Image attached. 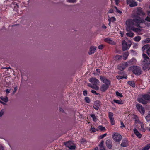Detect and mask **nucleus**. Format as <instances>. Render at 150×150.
<instances>
[{"label": "nucleus", "mask_w": 150, "mask_h": 150, "mask_svg": "<svg viewBox=\"0 0 150 150\" xmlns=\"http://www.w3.org/2000/svg\"><path fill=\"white\" fill-rule=\"evenodd\" d=\"M115 1L116 5H118L119 2V0H115Z\"/></svg>", "instance_id": "nucleus-59"}, {"label": "nucleus", "mask_w": 150, "mask_h": 150, "mask_svg": "<svg viewBox=\"0 0 150 150\" xmlns=\"http://www.w3.org/2000/svg\"><path fill=\"white\" fill-rule=\"evenodd\" d=\"M87 90H85L83 91V95L84 96L87 95Z\"/></svg>", "instance_id": "nucleus-51"}, {"label": "nucleus", "mask_w": 150, "mask_h": 150, "mask_svg": "<svg viewBox=\"0 0 150 150\" xmlns=\"http://www.w3.org/2000/svg\"><path fill=\"white\" fill-rule=\"evenodd\" d=\"M132 30L134 32H139L141 30L140 29L137 28H133V27H132Z\"/></svg>", "instance_id": "nucleus-34"}, {"label": "nucleus", "mask_w": 150, "mask_h": 150, "mask_svg": "<svg viewBox=\"0 0 150 150\" xmlns=\"http://www.w3.org/2000/svg\"><path fill=\"white\" fill-rule=\"evenodd\" d=\"M132 44L130 41H129L127 43L125 40L122 41V49L123 51H125L129 49Z\"/></svg>", "instance_id": "nucleus-5"}, {"label": "nucleus", "mask_w": 150, "mask_h": 150, "mask_svg": "<svg viewBox=\"0 0 150 150\" xmlns=\"http://www.w3.org/2000/svg\"><path fill=\"white\" fill-rule=\"evenodd\" d=\"M106 146L109 149H111L112 148V142L111 140L110 139H108L106 141Z\"/></svg>", "instance_id": "nucleus-13"}, {"label": "nucleus", "mask_w": 150, "mask_h": 150, "mask_svg": "<svg viewBox=\"0 0 150 150\" xmlns=\"http://www.w3.org/2000/svg\"><path fill=\"white\" fill-rule=\"evenodd\" d=\"M80 142L82 144H83L86 142V140L84 139H82L81 140Z\"/></svg>", "instance_id": "nucleus-45"}, {"label": "nucleus", "mask_w": 150, "mask_h": 150, "mask_svg": "<svg viewBox=\"0 0 150 150\" xmlns=\"http://www.w3.org/2000/svg\"><path fill=\"white\" fill-rule=\"evenodd\" d=\"M114 8H115L116 10V12L117 13H119L120 14H121L122 13V11H121L117 9V8L116 6H115Z\"/></svg>", "instance_id": "nucleus-46"}, {"label": "nucleus", "mask_w": 150, "mask_h": 150, "mask_svg": "<svg viewBox=\"0 0 150 150\" xmlns=\"http://www.w3.org/2000/svg\"><path fill=\"white\" fill-rule=\"evenodd\" d=\"M17 89V87H15L14 88V90L13 91V93H14L16 91Z\"/></svg>", "instance_id": "nucleus-58"}, {"label": "nucleus", "mask_w": 150, "mask_h": 150, "mask_svg": "<svg viewBox=\"0 0 150 150\" xmlns=\"http://www.w3.org/2000/svg\"><path fill=\"white\" fill-rule=\"evenodd\" d=\"M113 101L115 103L119 104H122L123 103L122 102V101L121 100H117L114 99L113 100Z\"/></svg>", "instance_id": "nucleus-26"}, {"label": "nucleus", "mask_w": 150, "mask_h": 150, "mask_svg": "<svg viewBox=\"0 0 150 150\" xmlns=\"http://www.w3.org/2000/svg\"><path fill=\"white\" fill-rule=\"evenodd\" d=\"M100 80L103 82L105 83V85L108 84V85H110V81L107 79L106 78L103 77L102 76H100Z\"/></svg>", "instance_id": "nucleus-10"}, {"label": "nucleus", "mask_w": 150, "mask_h": 150, "mask_svg": "<svg viewBox=\"0 0 150 150\" xmlns=\"http://www.w3.org/2000/svg\"><path fill=\"white\" fill-rule=\"evenodd\" d=\"M146 53L149 56H150V49L147 50Z\"/></svg>", "instance_id": "nucleus-56"}, {"label": "nucleus", "mask_w": 150, "mask_h": 150, "mask_svg": "<svg viewBox=\"0 0 150 150\" xmlns=\"http://www.w3.org/2000/svg\"><path fill=\"white\" fill-rule=\"evenodd\" d=\"M5 91L7 93H9L10 92V90L7 89Z\"/></svg>", "instance_id": "nucleus-63"}, {"label": "nucleus", "mask_w": 150, "mask_h": 150, "mask_svg": "<svg viewBox=\"0 0 150 150\" xmlns=\"http://www.w3.org/2000/svg\"><path fill=\"white\" fill-rule=\"evenodd\" d=\"M107 135V134L105 133L102 135H100V139H103Z\"/></svg>", "instance_id": "nucleus-50"}, {"label": "nucleus", "mask_w": 150, "mask_h": 150, "mask_svg": "<svg viewBox=\"0 0 150 150\" xmlns=\"http://www.w3.org/2000/svg\"><path fill=\"white\" fill-rule=\"evenodd\" d=\"M134 132L135 134L139 138L142 137L141 134L138 132V131L136 128L134 129Z\"/></svg>", "instance_id": "nucleus-16"}, {"label": "nucleus", "mask_w": 150, "mask_h": 150, "mask_svg": "<svg viewBox=\"0 0 150 150\" xmlns=\"http://www.w3.org/2000/svg\"><path fill=\"white\" fill-rule=\"evenodd\" d=\"M4 109H2L1 111H0V117L2 116V115H3L4 113Z\"/></svg>", "instance_id": "nucleus-48"}, {"label": "nucleus", "mask_w": 150, "mask_h": 150, "mask_svg": "<svg viewBox=\"0 0 150 150\" xmlns=\"http://www.w3.org/2000/svg\"><path fill=\"white\" fill-rule=\"evenodd\" d=\"M142 97L143 99L146 100H150V96L148 94H146L142 96Z\"/></svg>", "instance_id": "nucleus-20"}, {"label": "nucleus", "mask_w": 150, "mask_h": 150, "mask_svg": "<svg viewBox=\"0 0 150 150\" xmlns=\"http://www.w3.org/2000/svg\"><path fill=\"white\" fill-rule=\"evenodd\" d=\"M126 35L127 36L132 37L134 36V34L132 32H129L127 33Z\"/></svg>", "instance_id": "nucleus-29"}, {"label": "nucleus", "mask_w": 150, "mask_h": 150, "mask_svg": "<svg viewBox=\"0 0 150 150\" xmlns=\"http://www.w3.org/2000/svg\"><path fill=\"white\" fill-rule=\"evenodd\" d=\"M142 56L143 58L144 59H150V58L149 57L147 56L145 54L143 53L142 54Z\"/></svg>", "instance_id": "nucleus-35"}, {"label": "nucleus", "mask_w": 150, "mask_h": 150, "mask_svg": "<svg viewBox=\"0 0 150 150\" xmlns=\"http://www.w3.org/2000/svg\"><path fill=\"white\" fill-rule=\"evenodd\" d=\"M104 40L105 42L111 44L115 45L116 44L115 42L112 40L110 38H106L104 39Z\"/></svg>", "instance_id": "nucleus-12"}, {"label": "nucleus", "mask_w": 150, "mask_h": 150, "mask_svg": "<svg viewBox=\"0 0 150 150\" xmlns=\"http://www.w3.org/2000/svg\"><path fill=\"white\" fill-rule=\"evenodd\" d=\"M120 146L122 147H126L128 146V142L127 140L126 139H123L120 144Z\"/></svg>", "instance_id": "nucleus-15"}, {"label": "nucleus", "mask_w": 150, "mask_h": 150, "mask_svg": "<svg viewBox=\"0 0 150 150\" xmlns=\"http://www.w3.org/2000/svg\"><path fill=\"white\" fill-rule=\"evenodd\" d=\"M96 47L94 46L91 47L90 48V51L88 53L89 55H91L93 54L96 50Z\"/></svg>", "instance_id": "nucleus-14"}, {"label": "nucleus", "mask_w": 150, "mask_h": 150, "mask_svg": "<svg viewBox=\"0 0 150 150\" xmlns=\"http://www.w3.org/2000/svg\"><path fill=\"white\" fill-rule=\"evenodd\" d=\"M138 101L140 103H141L144 104H146L147 103V101L144 100L143 99V98L142 97L139 98L138 100Z\"/></svg>", "instance_id": "nucleus-18"}, {"label": "nucleus", "mask_w": 150, "mask_h": 150, "mask_svg": "<svg viewBox=\"0 0 150 150\" xmlns=\"http://www.w3.org/2000/svg\"><path fill=\"white\" fill-rule=\"evenodd\" d=\"M133 0H127V4L131 3V1Z\"/></svg>", "instance_id": "nucleus-61"}, {"label": "nucleus", "mask_w": 150, "mask_h": 150, "mask_svg": "<svg viewBox=\"0 0 150 150\" xmlns=\"http://www.w3.org/2000/svg\"><path fill=\"white\" fill-rule=\"evenodd\" d=\"M129 69L132 71L133 73L136 75H140L142 74L141 68L138 66H133L130 67Z\"/></svg>", "instance_id": "nucleus-3"}, {"label": "nucleus", "mask_w": 150, "mask_h": 150, "mask_svg": "<svg viewBox=\"0 0 150 150\" xmlns=\"http://www.w3.org/2000/svg\"><path fill=\"white\" fill-rule=\"evenodd\" d=\"M128 83L133 87H135V84L133 81H128Z\"/></svg>", "instance_id": "nucleus-25"}, {"label": "nucleus", "mask_w": 150, "mask_h": 150, "mask_svg": "<svg viewBox=\"0 0 150 150\" xmlns=\"http://www.w3.org/2000/svg\"><path fill=\"white\" fill-rule=\"evenodd\" d=\"M95 106L100 107L101 105V103L99 100L95 101L94 104Z\"/></svg>", "instance_id": "nucleus-28"}, {"label": "nucleus", "mask_w": 150, "mask_h": 150, "mask_svg": "<svg viewBox=\"0 0 150 150\" xmlns=\"http://www.w3.org/2000/svg\"><path fill=\"white\" fill-rule=\"evenodd\" d=\"M118 69L122 71L125 69V67H124L122 64H121L118 65Z\"/></svg>", "instance_id": "nucleus-22"}, {"label": "nucleus", "mask_w": 150, "mask_h": 150, "mask_svg": "<svg viewBox=\"0 0 150 150\" xmlns=\"http://www.w3.org/2000/svg\"><path fill=\"white\" fill-rule=\"evenodd\" d=\"M150 49V45L149 44L143 46L142 48V51H144L146 50H147Z\"/></svg>", "instance_id": "nucleus-21"}, {"label": "nucleus", "mask_w": 150, "mask_h": 150, "mask_svg": "<svg viewBox=\"0 0 150 150\" xmlns=\"http://www.w3.org/2000/svg\"><path fill=\"white\" fill-rule=\"evenodd\" d=\"M0 98L2 100L6 103L8 101V99L7 96H5V97H1Z\"/></svg>", "instance_id": "nucleus-24"}, {"label": "nucleus", "mask_w": 150, "mask_h": 150, "mask_svg": "<svg viewBox=\"0 0 150 150\" xmlns=\"http://www.w3.org/2000/svg\"><path fill=\"white\" fill-rule=\"evenodd\" d=\"M67 2L69 3H75L76 1V0H67Z\"/></svg>", "instance_id": "nucleus-47"}, {"label": "nucleus", "mask_w": 150, "mask_h": 150, "mask_svg": "<svg viewBox=\"0 0 150 150\" xmlns=\"http://www.w3.org/2000/svg\"><path fill=\"white\" fill-rule=\"evenodd\" d=\"M73 143L72 142L69 141L66 142H65L64 144L67 147L69 148L70 146L72 145H73Z\"/></svg>", "instance_id": "nucleus-19"}, {"label": "nucleus", "mask_w": 150, "mask_h": 150, "mask_svg": "<svg viewBox=\"0 0 150 150\" xmlns=\"http://www.w3.org/2000/svg\"><path fill=\"white\" fill-rule=\"evenodd\" d=\"M116 20L115 18L114 17H112L111 18H110L108 19V21L109 22H113Z\"/></svg>", "instance_id": "nucleus-36"}, {"label": "nucleus", "mask_w": 150, "mask_h": 150, "mask_svg": "<svg viewBox=\"0 0 150 150\" xmlns=\"http://www.w3.org/2000/svg\"><path fill=\"white\" fill-rule=\"evenodd\" d=\"M150 148V144H147L144 147H143L142 150H148Z\"/></svg>", "instance_id": "nucleus-27"}, {"label": "nucleus", "mask_w": 150, "mask_h": 150, "mask_svg": "<svg viewBox=\"0 0 150 150\" xmlns=\"http://www.w3.org/2000/svg\"><path fill=\"white\" fill-rule=\"evenodd\" d=\"M69 148L71 150L75 149L76 148V146L73 143V145L70 146Z\"/></svg>", "instance_id": "nucleus-41"}, {"label": "nucleus", "mask_w": 150, "mask_h": 150, "mask_svg": "<svg viewBox=\"0 0 150 150\" xmlns=\"http://www.w3.org/2000/svg\"><path fill=\"white\" fill-rule=\"evenodd\" d=\"M84 100L85 102L87 103H89L91 100L88 97H85Z\"/></svg>", "instance_id": "nucleus-32"}, {"label": "nucleus", "mask_w": 150, "mask_h": 150, "mask_svg": "<svg viewBox=\"0 0 150 150\" xmlns=\"http://www.w3.org/2000/svg\"><path fill=\"white\" fill-rule=\"evenodd\" d=\"M137 5V3L136 2L133 1L131 3L129 4V6L131 7H132L136 6Z\"/></svg>", "instance_id": "nucleus-23"}, {"label": "nucleus", "mask_w": 150, "mask_h": 150, "mask_svg": "<svg viewBox=\"0 0 150 150\" xmlns=\"http://www.w3.org/2000/svg\"><path fill=\"white\" fill-rule=\"evenodd\" d=\"M116 94L117 96H119L121 97H122L123 96L122 93H120L118 91H116Z\"/></svg>", "instance_id": "nucleus-42"}, {"label": "nucleus", "mask_w": 150, "mask_h": 150, "mask_svg": "<svg viewBox=\"0 0 150 150\" xmlns=\"http://www.w3.org/2000/svg\"><path fill=\"white\" fill-rule=\"evenodd\" d=\"M98 128L101 131H105L106 130V129L105 127L102 125H99L98 126Z\"/></svg>", "instance_id": "nucleus-33"}, {"label": "nucleus", "mask_w": 150, "mask_h": 150, "mask_svg": "<svg viewBox=\"0 0 150 150\" xmlns=\"http://www.w3.org/2000/svg\"><path fill=\"white\" fill-rule=\"evenodd\" d=\"M145 42L147 43H148L150 42V38H146Z\"/></svg>", "instance_id": "nucleus-52"}, {"label": "nucleus", "mask_w": 150, "mask_h": 150, "mask_svg": "<svg viewBox=\"0 0 150 150\" xmlns=\"http://www.w3.org/2000/svg\"><path fill=\"white\" fill-rule=\"evenodd\" d=\"M94 86H93L91 87V88L93 89H95L96 90H98L99 89V87L97 85H94Z\"/></svg>", "instance_id": "nucleus-38"}, {"label": "nucleus", "mask_w": 150, "mask_h": 150, "mask_svg": "<svg viewBox=\"0 0 150 150\" xmlns=\"http://www.w3.org/2000/svg\"><path fill=\"white\" fill-rule=\"evenodd\" d=\"M103 45L102 44H101L99 46L98 48L99 49L101 50L103 49Z\"/></svg>", "instance_id": "nucleus-53"}, {"label": "nucleus", "mask_w": 150, "mask_h": 150, "mask_svg": "<svg viewBox=\"0 0 150 150\" xmlns=\"http://www.w3.org/2000/svg\"><path fill=\"white\" fill-rule=\"evenodd\" d=\"M89 81L92 83L93 85H97L99 83V80L96 78L93 77L89 79Z\"/></svg>", "instance_id": "nucleus-8"}, {"label": "nucleus", "mask_w": 150, "mask_h": 150, "mask_svg": "<svg viewBox=\"0 0 150 150\" xmlns=\"http://www.w3.org/2000/svg\"><path fill=\"white\" fill-rule=\"evenodd\" d=\"M142 69L144 70L147 69L149 70L150 69V59H144L142 62Z\"/></svg>", "instance_id": "nucleus-4"}, {"label": "nucleus", "mask_w": 150, "mask_h": 150, "mask_svg": "<svg viewBox=\"0 0 150 150\" xmlns=\"http://www.w3.org/2000/svg\"><path fill=\"white\" fill-rule=\"evenodd\" d=\"M91 92L93 93H94L95 95H98L99 94V93H96V91L93 90H91Z\"/></svg>", "instance_id": "nucleus-49"}, {"label": "nucleus", "mask_w": 150, "mask_h": 150, "mask_svg": "<svg viewBox=\"0 0 150 150\" xmlns=\"http://www.w3.org/2000/svg\"><path fill=\"white\" fill-rule=\"evenodd\" d=\"M129 55V53L128 52H125L123 55V57H124L126 56L127 57Z\"/></svg>", "instance_id": "nucleus-44"}, {"label": "nucleus", "mask_w": 150, "mask_h": 150, "mask_svg": "<svg viewBox=\"0 0 150 150\" xmlns=\"http://www.w3.org/2000/svg\"><path fill=\"white\" fill-rule=\"evenodd\" d=\"M113 114L112 113L109 112L108 113V116L109 119L110 120V122L112 125L115 124V121L114 120V118L113 117Z\"/></svg>", "instance_id": "nucleus-9"}, {"label": "nucleus", "mask_w": 150, "mask_h": 150, "mask_svg": "<svg viewBox=\"0 0 150 150\" xmlns=\"http://www.w3.org/2000/svg\"><path fill=\"white\" fill-rule=\"evenodd\" d=\"M99 107L98 106H93V108L96 110H98L99 109Z\"/></svg>", "instance_id": "nucleus-57"}, {"label": "nucleus", "mask_w": 150, "mask_h": 150, "mask_svg": "<svg viewBox=\"0 0 150 150\" xmlns=\"http://www.w3.org/2000/svg\"><path fill=\"white\" fill-rule=\"evenodd\" d=\"M113 9H111L109 10L108 13H113Z\"/></svg>", "instance_id": "nucleus-64"}, {"label": "nucleus", "mask_w": 150, "mask_h": 150, "mask_svg": "<svg viewBox=\"0 0 150 150\" xmlns=\"http://www.w3.org/2000/svg\"><path fill=\"white\" fill-rule=\"evenodd\" d=\"M141 127L142 129V130L143 132H145V129L144 128V125L143 124H142L141 125Z\"/></svg>", "instance_id": "nucleus-43"}, {"label": "nucleus", "mask_w": 150, "mask_h": 150, "mask_svg": "<svg viewBox=\"0 0 150 150\" xmlns=\"http://www.w3.org/2000/svg\"><path fill=\"white\" fill-rule=\"evenodd\" d=\"M0 150H4V147L1 144H0Z\"/></svg>", "instance_id": "nucleus-62"}, {"label": "nucleus", "mask_w": 150, "mask_h": 150, "mask_svg": "<svg viewBox=\"0 0 150 150\" xmlns=\"http://www.w3.org/2000/svg\"><path fill=\"white\" fill-rule=\"evenodd\" d=\"M104 141L102 140L99 145V150H105V148L103 146Z\"/></svg>", "instance_id": "nucleus-17"}, {"label": "nucleus", "mask_w": 150, "mask_h": 150, "mask_svg": "<svg viewBox=\"0 0 150 150\" xmlns=\"http://www.w3.org/2000/svg\"><path fill=\"white\" fill-rule=\"evenodd\" d=\"M145 118L147 121H150V115H149V112L148 114L146 116Z\"/></svg>", "instance_id": "nucleus-40"}, {"label": "nucleus", "mask_w": 150, "mask_h": 150, "mask_svg": "<svg viewBox=\"0 0 150 150\" xmlns=\"http://www.w3.org/2000/svg\"><path fill=\"white\" fill-rule=\"evenodd\" d=\"M109 86V85L108 84L107 85L103 84L100 87V90L104 92L108 89Z\"/></svg>", "instance_id": "nucleus-11"}, {"label": "nucleus", "mask_w": 150, "mask_h": 150, "mask_svg": "<svg viewBox=\"0 0 150 150\" xmlns=\"http://www.w3.org/2000/svg\"><path fill=\"white\" fill-rule=\"evenodd\" d=\"M112 137L115 141L118 142L121 141L122 138V136L117 133H115L114 134L112 135Z\"/></svg>", "instance_id": "nucleus-6"}, {"label": "nucleus", "mask_w": 150, "mask_h": 150, "mask_svg": "<svg viewBox=\"0 0 150 150\" xmlns=\"http://www.w3.org/2000/svg\"><path fill=\"white\" fill-rule=\"evenodd\" d=\"M136 107L137 110L141 114L144 115V114L145 112L144 108L141 104H137L136 105Z\"/></svg>", "instance_id": "nucleus-7"}, {"label": "nucleus", "mask_w": 150, "mask_h": 150, "mask_svg": "<svg viewBox=\"0 0 150 150\" xmlns=\"http://www.w3.org/2000/svg\"><path fill=\"white\" fill-rule=\"evenodd\" d=\"M132 62L130 61L124 63H122V64L123 65L124 67H125V68L128 66L129 64H130Z\"/></svg>", "instance_id": "nucleus-31"}, {"label": "nucleus", "mask_w": 150, "mask_h": 150, "mask_svg": "<svg viewBox=\"0 0 150 150\" xmlns=\"http://www.w3.org/2000/svg\"><path fill=\"white\" fill-rule=\"evenodd\" d=\"M138 17V18H139V17ZM141 22L139 19H129L127 21H126V24L127 26L126 28L127 31H130L131 30H132V26L134 25L137 27L141 28L139 24Z\"/></svg>", "instance_id": "nucleus-1"}, {"label": "nucleus", "mask_w": 150, "mask_h": 150, "mask_svg": "<svg viewBox=\"0 0 150 150\" xmlns=\"http://www.w3.org/2000/svg\"><path fill=\"white\" fill-rule=\"evenodd\" d=\"M145 13L143 11L142 9L140 7H137V11H136L135 13H134L132 14V17L133 18V19H138V17H139V19L141 22V23H142L143 22L142 20L141 19L140 17L139 16H143L144 15Z\"/></svg>", "instance_id": "nucleus-2"}, {"label": "nucleus", "mask_w": 150, "mask_h": 150, "mask_svg": "<svg viewBox=\"0 0 150 150\" xmlns=\"http://www.w3.org/2000/svg\"><path fill=\"white\" fill-rule=\"evenodd\" d=\"M122 57L121 56L117 55L115 56V58L116 60H120L121 59Z\"/></svg>", "instance_id": "nucleus-39"}, {"label": "nucleus", "mask_w": 150, "mask_h": 150, "mask_svg": "<svg viewBox=\"0 0 150 150\" xmlns=\"http://www.w3.org/2000/svg\"><path fill=\"white\" fill-rule=\"evenodd\" d=\"M59 110L62 113H64V111L63 109L61 107L59 108Z\"/></svg>", "instance_id": "nucleus-55"}, {"label": "nucleus", "mask_w": 150, "mask_h": 150, "mask_svg": "<svg viewBox=\"0 0 150 150\" xmlns=\"http://www.w3.org/2000/svg\"><path fill=\"white\" fill-rule=\"evenodd\" d=\"M141 37L140 36H137L134 38L135 41L137 42H139L141 40Z\"/></svg>", "instance_id": "nucleus-30"}, {"label": "nucleus", "mask_w": 150, "mask_h": 150, "mask_svg": "<svg viewBox=\"0 0 150 150\" xmlns=\"http://www.w3.org/2000/svg\"><path fill=\"white\" fill-rule=\"evenodd\" d=\"M145 20L148 21L150 22V18L148 16L147 17L145 18Z\"/></svg>", "instance_id": "nucleus-60"}, {"label": "nucleus", "mask_w": 150, "mask_h": 150, "mask_svg": "<svg viewBox=\"0 0 150 150\" xmlns=\"http://www.w3.org/2000/svg\"><path fill=\"white\" fill-rule=\"evenodd\" d=\"M90 116L93 119V121H96L97 118L95 114H91Z\"/></svg>", "instance_id": "nucleus-37"}, {"label": "nucleus", "mask_w": 150, "mask_h": 150, "mask_svg": "<svg viewBox=\"0 0 150 150\" xmlns=\"http://www.w3.org/2000/svg\"><path fill=\"white\" fill-rule=\"evenodd\" d=\"M91 130L92 131L91 132H96V129L94 127H91Z\"/></svg>", "instance_id": "nucleus-54"}]
</instances>
